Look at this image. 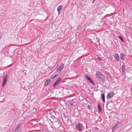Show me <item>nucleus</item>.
I'll return each mask as SVG.
<instances>
[{"mask_svg": "<svg viewBox=\"0 0 132 132\" xmlns=\"http://www.w3.org/2000/svg\"><path fill=\"white\" fill-rule=\"evenodd\" d=\"M8 76L7 75H5L3 77V82L2 84L3 86H4L5 85L7 81Z\"/></svg>", "mask_w": 132, "mask_h": 132, "instance_id": "3", "label": "nucleus"}, {"mask_svg": "<svg viewBox=\"0 0 132 132\" xmlns=\"http://www.w3.org/2000/svg\"><path fill=\"white\" fill-rule=\"evenodd\" d=\"M122 70H125V65H123L122 67Z\"/></svg>", "mask_w": 132, "mask_h": 132, "instance_id": "19", "label": "nucleus"}, {"mask_svg": "<svg viewBox=\"0 0 132 132\" xmlns=\"http://www.w3.org/2000/svg\"><path fill=\"white\" fill-rule=\"evenodd\" d=\"M98 110L99 111V112H102V109L101 108V106L100 104H98Z\"/></svg>", "mask_w": 132, "mask_h": 132, "instance_id": "13", "label": "nucleus"}, {"mask_svg": "<svg viewBox=\"0 0 132 132\" xmlns=\"http://www.w3.org/2000/svg\"><path fill=\"white\" fill-rule=\"evenodd\" d=\"M58 75V74H56L55 75V76H54L55 78L56 77H57Z\"/></svg>", "mask_w": 132, "mask_h": 132, "instance_id": "28", "label": "nucleus"}, {"mask_svg": "<svg viewBox=\"0 0 132 132\" xmlns=\"http://www.w3.org/2000/svg\"><path fill=\"white\" fill-rule=\"evenodd\" d=\"M125 55L123 53H121L120 54V57L122 60H125Z\"/></svg>", "mask_w": 132, "mask_h": 132, "instance_id": "8", "label": "nucleus"}, {"mask_svg": "<svg viewBox=\"0 0 132 132\" xmlns=\"http://www.w3.org/2000/svg\"><path fill=\"white\" fill-rule=\"evenodd\" d=\"M119 128L116 125V124L114 125L112 128V129L113 130H117Z\"/></svg>", "mask_w": 132, "mask_h": 132, "instance_id": "12", "label": "nucleus"}, {"mask_svg": "<svg viewBox=\"0 0 132 132\" xmlns=\"http://www.w3.org/2000/svg\"><path fill=\"white\" fill-rule=\"evenodd\" d=\"M19 129H18L17 128H15L14 131V132H17L18 131Z\"/></svg>", "mask_w": 132, "mask_h": 132, "instance_id": "21", "label": "nucleus"}, {"mask_svg": "<svg viewBox=\"0 0 132 132\" xmlns=\"http://www.w3.org/2000/svg\"><path fill=\"white\" fill-rule=\"evenodd\" d=\"M119 38L122 42H124L122 37L121 36H119Z\"/></svg>", "mask_w": 132, "mask_h": 132, "instance_id": "18", "label": "nucleus"}, {"mask_svg": "<svg viewBox=\"0 0 132 132\" xmlns=\"http://www.w3.org/2000/svg\"><path fill=\"white\" fill-rule=\"evenodd\" d=\"M96 76L102 80H104L105 79L104 76L99 71H97L96 73Z\"/></svg>", "mask_w": 132, "mask_h": 132, "instance_id": "1", "label": "nucleus"}, {"mask_svg": "<svg viewBox=\"0 0 132 132\" xmlns=\"http://www.w3.org/2000/svg\"><path fill=\"white\" fill-rule=\"evenodd\" d=\"M97 59L99 61H100V60H102L101 59V58L99 57H98Z\"/></svg>", "mask_w": 132, "mask_h": 132, "instance_id": "22", "label": "nucleus"}, {"mask_svg": "<svg viewBox=\"0 0 132 132\" xmlns=\"http://www.w3.org/2000/svg\"><path fill=\"white\" fill-rule=\"evenodd\" d=\"M62 5H60L57 8V11H61L62 9Z\"/></svg>", "mask_w": 132, "mask_h": 132, "instance_id": "14", "label": "nucleus"}, {"mask_svg": "<svg viewBox=\"0 0 132 132\" xmlns=\"http://www.w3.org/2000/svg\"><path fill=\"white\" fill-rule=\"evenodd\" d=\"M114 57H115L116 60L117 61H119V55L118 54H115L114 55Z\"/></svg>", "mask_w": 132, "mask_h": 132, "instance_id": "7", "label": "nucleus"}, {"mask_svg": "<svg viewBox=\"0 0 132 132\" xmlns=\"http://www.w3.org/2000/svg\"><path fill=\"white\" fill-rule=\"evenodd\" d=\"M122 74H123L125 73V70H122Z\"/></svg>", "mask_w": 132, "mask_h": 132, "instance_id": "27", "label": "nucleus"}, {"mask_svg": "<svg viewBox=\"0 0 132 132\" xmlns=\"http://www.w3.org/2000/svg\"><path fill=\"white\" fill-rule=\"evenodd\" d=\"M21 123H19L16 126V128L18 129H19V128L20 127L21 125Z\"/></svg>", "mask_w": 132, "mask_h": 132, "instance_id": "15", "label": "nucleus"}, {"mask_svg": "<svg viewBox=\"0 0 132 132\" xmlns=\"http://www.w3.org/2000/svg\"><path fill=\"white\" fill-rule=\"evenodd\" d=\"M70 104L71 106H72L73 104V103H70Z\"/></svg>", "mask_w": 132, "mask_h": 132, "instance_id": "25", "label": "nucleus"}, {"mask_svg": "<svg viewBox=\"0 0 132 132\" xmlns=\"http://www.w3.org/2000/svg\"><path fill=\"white\" fill-rule=\"evenodd\" d=\"M89 81L91 83V84H92V85H95V83L93 82L92 80L91 79Z\"/></svg>", "mask_w": 132, "mask_h": 132, "instance_id": "17", "label": "nucleus"}, {"mask_svg": "<svg viewBox=\"0 0 132 132\" xmlns=\"http://www.w3.org/2000/svg\"><path fill=\"white\" fill-rule=\"evenodd\" d=\"M101 98L104 103H105V96L104 94H101Z\"/></svg>", "mask_w": 132, "mask_h": 132, "instance_id": "11", "label": "nucleus"}, {"mask_svg": "<svg viewBox=\"0 0 132 132\" xmlns=\"http://www.w3.org/2000/svg\"><path fill=\"white\" fill-rule=\"evenodd\" d=\"M55 78L54 77V76L52 77V76L51 77V79H54Z\"/></svg>", "mask_w": 132, "mask_h": 132, "instance_id": "24", "label": "nucleus"}, {"mask_svg": "<svg viewBox=\"0 0 132 132\" xmlns=\"http://www.w3.org/2000/svg\"><path fill=\"white\" fill-rule=\"evenodd\" d=\"M82 27V26H79L77 28V29L78 30H80V28Z\"/></svg>", "mask_w": 132, "mask_h": 132, "instance_id": "20", "label": "nucleus"}, {"mask_svg": "<svg viewBox=\"0 0 132 132\" xmlns=\"http://www.w3.org/2000/svg\"><path fill=\"white\" fill-rule=\"evenodd\" d=\"M64 65L63 63H61L59 65V67H57L56 72L60 73L64 68Z\"/></svg>", "mask_w": 132, "mask_h": 132, "instance_id": "2", "label": "nucleus"}, {"mask_svg": "<svg viewBox=\"0 0 132 132\" xmlns=\"http://www.w3.org/2000/svg\"><path fill=\"white\" fill-rule=\"evenodd\" d=\"M85 78L89 80L91 79V78L89 77L88 75H86L85 76Z\"/></svg>", "mask_w": 132, "mask_h": 132, "instance_id": "16", "label": "nucleus"}, {"mask_svg": "<svg viewBox=\"0 0 132 132\" xmlns=\"http://www.w3.org/2000/svg\"><path fill=\"white\" fill-rule=\"evenodd\" d=\"M88 108L89 109H92V106L90 105H88Z\"/></svg>", "mask_w": 132, "mask_h": 132, "instance_id": "23", "label": "nucleus"}, {"mask_svg": "<svg viewBox=\"0 0 132 132\" xmlns=\"http://www.w3.org/2000/svg\"><path fill=\"white\" fill-rule=\"evenodd\" d=\"M58 14H60L61 13V11H58Z\"/></svg>", "mask_w": 132, "mask_h": 132, "instance_id": "26", "label": "nucleus"}, {"mask_svg": "<svg viewBox=\"0 0 132 132\" xmlns=\"http://www.w3.org/2000/svg\"><path fill=\"white\" fill-rule=\"evenodd\" d=\"M62 80V78L61 77L59 78L54 84L53 86V87H55Z\"/></svg>", "mask_w": 132, "mask_h": 132, "instance_id": "6", "label": "nucleus"}, {"mask_svg": "<svg viewBox=\"0 0 132 132\" xmlns=\"http://www.w3.org/2000/svg\"><path fill=\"white\" fill-rule=\"evenodd\" d=\"M51 81V80L50 79H48L47 80L46 82H45L44 84V85L46 86L47 85L49 84V83Z\"/></svg>", "mask_w": 132, "mask_h": 132, "instance_id": "9", "label": "nucleus"}, {"mask_svg": "<svg viewBox=\"0 0 132 132\" xmlns=\"http://www.w3.org/2000/svg\"><path fill=\"white\" fill-rule=\"evenodd\" d=\"M82 124L80 123H78L77 124L76 127L77 130L80 131H81L82 130Z\"/></svg>", "mask_w": 132, "mask_h": 132, "instance_id": "4", "label": "nucleus"}, {"mask_svg": "<svg viewBox=\"0 0 132 132\" xmlns=\"http://www.w3.org/2000/svg\"><path fill=\"white\" fill-rule=\"evenodd\" d=\"M114 95V93L113 92H110L106 96L107 99H109L112 98Z\"/></svg>", "mask_w": 132, "mask_h": 132, "instance_id": "5", "label": "nucleus"}, {"mask_svg": "<svg viewBox=\"0 0 132 132\" xmlns=\"http://www.w3.org/2000/svg\"><path fill=\"white\" fill-rule=\"evenodd\" d=\"M119 128L122 126V124L121 122H118L116 124Z\"/></svg>", "mask_w": 132, "mask_h": 132, "instance_id": "10", "label": "nucleus"}]
</instances>
